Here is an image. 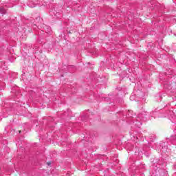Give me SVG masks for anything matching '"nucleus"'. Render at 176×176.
I'll return each instance as SVG.
<instances>
[{"mask_svg": "<svg viewBox=\"0 0 176 176\" xmlns=\"http://www.w3.org/2000/svg\"><path fill=\"white\" fill-rule=\"evenodd\" d=\"M47 164H48V166H50V162H48Z\"/></svg>", "mask_w": 176, "mask_h": 176, "instance_id": "nucleus-3", "label": "nucleus"}, {"mask_svg": "<svg viewBox=\"0 0 176 176\" xmlns=\"http://www.w3.org/2000/svg\"><path fill=\"white\" fill-rule=\"evenodd\" d=\"M28 6L30 7V8H35V5H31V3H28Z\"/></svg>", "mask_w": 176, "mask_h": 176, "instance_id": "nucleus-2", "label": "nucleus"}, {"mask_svg": "<svg viewBox=\"0 0 176 176\" xmlns=\"http://www.w3.org/2000/svg\"><path fill=\"white\" fill-rule=\"evenodd\" d=\"M0 13H1V14H5V13H6V10H5V8H1Z\"/></svg>", "mask_w": 176, "mask_h": 176, "instance_id": "nucleus-1", "label": "nucleus"}]
</instances>
